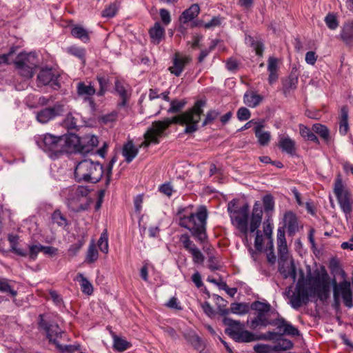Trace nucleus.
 I'll list each match as a JSON object with an SVG mask.
<instances>
[{
  "label": "nucleus",
  "mask_w": 353,
  "mask_h": 353,
  "mask_svg": "<svg viewBox=\"0 0 353 353\" xmlns=\"http://www.w3.org/2000/svg\"><path fill=\"white\" fill-rule=\"evenodd\" d=\"M205 105V102L198 101L195 103L192 108L178 116L172 118H166L163 121H157L152 122L151 126L144 134V141L140 147L148 148L150 144H158L159 139L163 136L164 132L173 123H179L181 125H185L184 130L185 134H190L198 130V123L201 119V115L203 114L202 108Z\"/></svg>",
  "instance_id": "1"
},
{
  "label": "nucleus",
  "mask_w": 353,
  "mask_h": 353,
  "mask_svg": "<svg viewBox=\"0 0 353 353\" xmlns=\"http://www.w3.org/2000/svg\"><path fill=\"white\" fill-rule=\"evenodd\" d=\"M185 212V209L179 210L178 212L179 225L189 230L192 236L200 243L203 244L208 239L206 233L207 209L202 206L196 213L186 214L184 213Z\"/></svg>",
  "instance_id": "2"
},
{
  "label": "nucleus",
  "mask_w": 353,
  "mask_h": 353,
  "mask_svg": "<svg viewBox=\"0 0 353 353\" xmlns=\"http://www.w3.org/2000/svg\"><path fill=\"white\" fill-rule=\"evenodd\" d=\"M78 141V136L74 134L54 136L47 133L43 136L39 145L51 159H56L63 153L72 152V146Z\"/></svg>",
  "instance_id": "3"
},
{
  "label": "nucleus",
  "mask_w": 353,
  "mask_h": 353,
  "mask_svg": "<svg viewBox=\"0 0 353 353\" xmlns=\"http://www.w3.org/2000/svg\"><path fill=\"white\" fill-rule=\"evenodd\" d=\"M103 174V165L90 159H84L79 162L74 170V179L79 183H97L101 180Z\"/></svg>",
  "instance_id": "4"
},
{
  "label": "nucleus",
  "mask_w": 353,
  "mask_h": 353,
  "mask_svg": "<svg viewBox=\"0 0 353 353\" xmlns=\"http://www.w3.org/2000/svg\"><path fill=\"white\" fill-rule=\"evenodd\" d=\"M63 194L68 208L74 212L87 210L91 203L90 190L85 186L70 187L65 189Z\"/></svg>",
  "instance_id": "5"
},
{
  "label": "nucleus",
  "mask_w": 353,
  "mask_h": 353,
  "mask_svg": "<svg viewBox=\"0 0 353 353\" xmlns=\"http://www.w3.org/2000/svg\"><path fill=\"white\" fill-rule=\"evenodd\" d=\"M223 323L226 326L225 334L236 342L248 343L256 340V336L252 332L245 330V326L239 321L224 317Z\"/></svg>",
  "instance_id": "6"
},
{
  "label": "nucleus",
  "mask_w": 353,
  "mask_h": 353,
  "mask_svg": "<svg viewBox=\"0 0 353 353\" xmlns=\"http://www.w3.org/2000/svg\"><path fill=\"white\" fill-rule=\"evenodd\" d=\"M228 211L232 225L241 233L245 244L248 243V235L250 230L248 228L249 208L245 205L238 210H232L230 203L228 205Z\"/></svg>",
  "instance_id": "7"
},
{
  "label": "nucleus",
  "mask_w": 353,
  "mask_h": 353,
  "mask_svg": "<svg viewBox=\"0 0 353 353\" xmlns=\"http://www.w3.org/2000/svg\"><path fill=\"white\" fill-rule=\"evenodd\" d=\"M14 64L18 74L26 79H30L38 65V60L34 53H21L14 59Z\"/></svg>",
  "instance_id": "8"
},
{
  "label": "nucleus",
  "mask_w": 353,
  "mask_h": 353,
  "mask_svg": "<svg viewBox=\"0 0 353 353\" xmlns=\"http://www.w3.org/2000/svg\"><path fill=\"white\" fill-rule=\"evenodd\" d=\"M309 285L312 292L317 296L321 301L325 300L329 296L330 285L329 276L326 272L316 275L309 279Z\"/></svg>",
  "instance_id": "9"
},
{
  "label": "nucleus",
  "mask_w": 353,
  "mask_h": 353,
  "mask_svg": "<svg viewBox=\"0 0 353 353\" xmlns=\"http://www.w3.org/2000/svg\"><path fill=\"white\" fill-rule=\"evenodd\" d=\"M251 309L256 312V316L250 322V326L252 329L265 327L271 323L268 320V313L271 309L270 303L254 301L251 305Z\"/></svg>",
  "instance_id": "10"
},
{
  "label": "nucleus",
  "mask_w": 353,
  "mask_h": 353,
  "mask_svg": "<svg viewBox=\"0 0 353 353\" xmlns=\"http://www.w3.org/2000/svg\"><path fill=\"white\" fill-rule=\"evenodd\" d=\"M263 210L261 205L255 203L253 207L252 213L250 219V232H254L256 231V237L254 240V246L259 251L262 250L263 239L262 233L260 230H257L262 221Z\"/></svg>",
  "instance_id": "11"
},
{
  "label": "nucleus",
  "mask_w": 353,
  "mask_h": 353,
  "mask_svg": "<svg viewBox=\"0 0 353 353\" xmlns=\"http://www.w3.org/2000/svg\"><path fill=\"white\" fill-rule=\"evenodd\" d=\"M334 192L342 210L348 214L352 212L350 194L345 185L343 183L341 176L338 175L335 179Z\"/></svg>",
  "instance_id": "12"
},
{
  "label": "nucleus",
  "mask_w": 353,
  "mask_h": 353,
  "mask_svg": "<svg viewBox=\"0 0 353 353\" xmlns=\"http://www.w3.org/2000/svg\"><path fill=\"white\" fill-rule=\"evenodd\" d=\"M47 336L50 342L53 343L56 345L57 347L61 352H72L74 349L71 345L63 346L59 344V339H61L64 334V332L59 327L56 323H50L45 327Z\"/></svg>",
  "instance_id": "13"
},
{
  "label": "nucleus",
  "mask_w": 353,
  "mask_h": 353,
  "mask_svg": "<svg viewBox=\"0 0 353 353\" xmlns=\"http://www.w3.org/2000/svg\"><path fill=\"white\" fill-rule=\"evenodd\" d=\"M64 112V105L60 103H55L52 107H48L38 111L36 119L38 122L46 124L60 116Z\"/></svg>",
  "instance_id": "14"
},
{
  "label": "nucleus",
  "mask_w": 353,
  "mask_h": 353,
  "mask_svg": "<svg viewBox=\"0 0 353 353\" xmlns=\"http://www.w3.org/2000/svg\"><path fill=\"white\" fill-rule=\"evenodd\" d=\"M180 242L182 243L184 249L188 251L192 257V261L195 264H201L205 260V256L200 249L190 239L187 234H181L179 238Z\"/></svg>",
  "instance_id": "15"
},
{
  "label": "nucleus",
  "mask_w": 353,
  "mask_h": 353,
  "mask_svg": "<svg viewBox=\"0 0 353 353\" xmlns=\"http://www.w3.org/2000/svg\"><path fill=\"white\" fill-rule=\"evenodd\" d=\"M78 143L72 146V151L86 154L92 151L99 144L98 137L88 134L81 138L78 137Z\"/></svg>",
  "instance_id": "16"
},
{
  "label": "nucleus",
  "mask_w": 353,
  "mask_h": 353,
  "mask_svg": "<svg viewBox=\"0 0 353 353\" xmlns=\"http://www.w3.org/2000/svg\"><path fill=\"white\" fill-rule=\"evenodd\" d=\"M341 294L344 304L345 306L348 307H352V292L351 290L350 283L348 281H343L337 285L336 283H334V296L335 299L338 297V296Z\"/></svg>",
  "instance_id": "17"
},
{
  "label": "nucleus",
  "mask_w": 353,
  "mask_h": 353,
  "mask_svg": "<svg viewBox=\"0 0 353 353\" xmlns=\"http://www.w3.org/2000/svg\"><path fill=\"white\" fill-rule=\"evenodd\" d=\"M114 92L121 99L117 104L118 107L119 108H126L131 95L130 86L124 81L116 79L114 82Z\"/></svg>",
  "instance_id": "18"
},
{
  "label": "nucleus",
  "mask_w": 353,
  "mask_h": 353,
  "mask_svg": "<svg viewBox=\"0 0 353 353\" xmlns=\"http://www.w3.org/2000/svg\"><path fill=\"white\" fill-rule=\"evenodd\" d=\"M279 271L285 279L291 278L293 282L296 281V268L290 256H288L284 260L279 258Z\"/></svg>",
  "instance_id": "19"
},
{
  "label": "nucleus",
  "mask_w": 353,
  "mask_h": 353,
  "mask_svg": "<svg viewBox=\"0 0 353 353\" xmlns=\"http://www.w3.org/2000/svg\"><path fill=\"white\" fill-rule=\"evenodd\" d=\"M77 93L79 97L83 99L84 101H88L92 108L94 107V102L92 96L96 94V89L90 82H79L77 84Z\"/></svg>",
  "instance_id": "20"
},
{
  "label": "nucleus",
  "mask_w": 353,
  "mask_h": 353,
  "mask_svg": "<svg viewBox=\"0 0 353 353\" xmlns=\"http://www.w3.org/2000/svg\"><path fill=\"white\" fill-rule=\"evenodd\" d=\"M38 86L50 84L54 88L59 87L57 77L51 68H43L37 75Z\"/></svg>",
  "instance_id": "21"
},
{
  "label": "nucleus",
  "mask_w": 353,
  "mask_h": 353,
  "mask_svg": "<svg viewBox=\"0 0 353 353\" xmlns=\"http://www.w3.org/2000/svg\"><path fill=\"white\" fill-rule=\"evenodd\" d=\"M191 59L187 56H182L176 53L173 59V65L169 68V70L176 77H179L184 70L185 66L190 63Z\"/></svg>",
  "instance_id": "22"
},
{
  "label": "nucleus",
  "mask_w": 353,
  "mask_h": 353,
  "mask_svg": "<svg viewBox=\"0 0 353 353\" xmlns=\"http://www.w3.org/2000/svg\"><path fill=\"white\" fill-rule=\"evenodd\" d=\"M276 243L279 258L284 260L288 256H290L284 228H279L277 230Z\"/></svg>",
  "instance_id": "23"
},
{
  "label": "nucleus",
  "mask_w": 353,
  "mask_h": 353,
  "mask_svg": "<svg viewBox=\"0 0 353 353\" xmlns=\"http://www.w3.org/2000/svg\"><path fill=\"white\" fill-rule=\"evenodd\" d=\"M281 335L286 334L291 336H298L299 332L297 328L294 327L292 324L285 321L283 319H278L273 323Z\"/></svg>",
  "instance_id": "24"
},
{
  "label": "nucleus",
  "mask_w": 353,
  "mask_h": 353,
  "mask_svg": "<svg viewBox=\"0 0 353 353\" xmlns=\"http://www.w3.org/2000/svg\"><path fill=\"white\" fill-rule=\"evenodd\" d=\"M199 6L197 3L192 4L189 8L185 10L179 16V21L181 26L192 21L199 15Z\"/></svg>",
  "instance_id": "25"
},
{
  "label": "nucleus",
  "mask_w": 353,
  "mask_h": 353,
  "mask_svg": "<svg viewBox=\"0 0 353 353\" xmlns=\"http://www.w3.org/2000/svg\"><path fill=\"white\" fill-rule=\"evenodd\" d=\"M284 227L286 228L289 235H294L299 230L296 216L292 212H285L283 218Z\"/></svg>",
  "instance_id": "26"
},
{
  "label": "nucleus",
  "mask_w": 353,
  "mask_h": 353,
  "mask_svg": "<svg viewBox=\"0 0 353 353\" xmlns=\"http://www.w3.org/2000/svg\"><path fill=\"white\" fill-rule=\"evenodd\" d=\"M293 346L292 343L289 340H282L278 344L272 346L263 345L256 347V351L261 353H268L270 351H279L281 350H288Z\"/></svg>",
  "instance_id": "27"
},
{
  "label": "nucleus",
  "mask_w": 353,
  "mask_h": 353,
  "mask_svg": "<svg viewBox=\"0 0 353 353\" xmlns=\"http://www.w3.org/2000/svg\"><path fill=\"white\" fill-rule=\"evenodd\" d=\"M278 59L273 57H270L268 58V71L269 72L268 82L270 84H273L278 79Z\"/></svg>",
  "instance_id": "28"
},
{
  "label": "nucleus",
  "mask_w": 353,
  "mask_h": 353,
  "mask_svg": "<svg viewBox=\"0 0 353 353\" xmlns=\"http://www.w3.org/2000/svg\"><path fill=\"white\" fill-rule=\"evenodd\" d=\"M341 39L348 46L353 44V21L345 23L340 34Z\"/></svg>",
  "instance_id": "29"
},
{
  "label": "nucleus",
  "mask_w": 353,
  "mask_h": 353,
  "mask_svg": "<svg viewBox=\"0 0 353 353\" xmlns=\"http://www.w3.org/2000/svg\"><path fill=\"white\" fill-rule=\"evenodd\" d=\"M80 115L76 112H69L66 114L62 125L68 130H76L79 125Z\"/></svg>",
  "instance_id": "30"
},
{
  "label": "nucleus",
  "mask_w": 353,
  "mask_h": 353,
  "mask_svg": "<svg viewBox=\"0 0 353 353\" xmlns=\"http://www.w3.org/2000/svg\"><path fill=\"white\" fill-rule=\"evenodd\" d=\"M295 145V141L289 137L283 136L279 137V146L283 152L290 154H294L296 151Z\"/></svg>",
  "instance_id": "31"
},
{
  "label": "nucleus",
  "mask_w": 353,
  "mask_h": 353,
  "mask_svg": "<svg viewBox=\"0 0 353 353\" xmlns=\"http://www.w3.org/2000/svg\"><path fill=\"white\" fill-rule=\"evenodd\" d=\"M138 152L139 150L131 141L124 144L123 147L122 154L127 163H130L137 156Z\"/></svg>",
  "instance_id": "32"
},
{
  "label": "nucleus",
  "mask_w": 353,
  "mask_h": 353,
  "mask_svg": "<svg viewBox=\"0 0 353 353\" xmlns=\"http://www.w3.org/2000/svg\"><path fill=\"white\" fill-rule=\"evenodd\" d=\"M149 34L152 42L155 44H159L161 39L164 37L165 29L161 26L160 23L156 22L154 26L150 29Z\"/></svg>",
  "instance_id": "33"
},
{
  "label": "nucleus",
  "mask_w": 353,
  "mask_h": 353,
  "mask_svg": "<svg viewBox=\"0 0 353 353\" xmlns=\"http://www.w3.org/2000/svg\"><path fill=\"white\" fill-rule=\"evenodd\" d=\"M263 125H257L254 128L255 136L258 139L259 143L261 145H268L270 139V133L268 131L262 130Z\"/></svg>",
  "instance_id": "34"
},
{
  "label": "nucleus",
  "mask_w": 353,
  "mask_h": 353,
  "mask_svg": "<svg viewBox=\"0 0 353 353\" xmlns=\"http://www.w3.org/2000/svg\"><path fill=\"white\" fill-rule=\"evenodd\" d=\"M262 99L263 97L261 95L254 92H246L243 97L244 103L251 108L257 106L261 102Z\"/></svg>",
  "instance_id": "35"
},
{
  "label": "nucleus",
  "mask_w": 353,
  "mask_h": 353,
  "mask_svg": "<svg viewBox=\"0 0 353 353\" xmlns=\"http://www.w3.org/2000/svg\"><path fill=\"white\" fill-rule=\"evenodd\" d=\"M71 34L84 43H87L90 40L88 32L81 26H74L71 30Z\"/></svg>",
  "instance_id": "36"
},
{
  "label": "nucleus",
  "mask_w": 353,
  "mask_h": 353,
  "mask_svg": "<svg viewBox=\"0 0 353 353\" xmlns=\"http://www.w3.org/2000/svg\"><path fill=\"white\" fill-rule=\"evenodd\" d=\"M77 281L80 282L81 291L88 295L93 293V286L92 283L83 276V274L79 273L77 276Z\"/></svg>",
  "instance_id": "37"
},
{
  "label": "nucleus",
  "mask_w": 353,
  "mask_h": 353,
  "mask_svg": "<svg viewBox=\"0 0 353 353\" xmlns=\"http://www.w3.org/2000/svg\"><path fill=\"white\" fill-rule=\"evenodd\" d=\"M298 83V78L292 74L290 75L283 81V90L285 94L289 93L291 90H295Z\"/></svg>",
  "instance_id": "38"
},
{
  "label": "nucleus",
  "mask_w": 353,
  "mask_h": 353,
  "mask_svg": "<svg viewBox=\"0 0 353 353\" xmlns=\"http://www.w3.org/2000/svg\"><path fill=\"white\" fill-rule=\"evenodd\" d=\"M52 223L57 224L59 227L65 228L68 225L66 217L59 210L53 212L51 216Z\"/></svg>",
  "instance_id": "39"
},
{
  "label": "nucleus",
  "mask_w": 353,
  "mask_h": 353,
  "mask_svg": "<svg viewBox=\"0 0 353 353\" xmlns=\"http://www.w3.org/2000/svg\"><path fill=\"white\" fill-rule=\"evenodd\" d=\"M312 131L319 134L324 141H329L330 130L325 125L321 123H315L312 125Z\"/></svg>",
  "instance_id": "40"
},
{
  "label": "nucleus",
  "mask_w": 353,
  "mask_h": 353,
  "mask_svg": "<svg viewBox=\"0 0 353 353\" xmlns=\"http://www.w3.org/2000/svg\"><path fill=\"white\" fill-rule=\"evenodd\" d=\"M98 251L95 247V245L92 243L88 247L85 257V262L90 264L93 263L98 259Z\"/></svg>",
  "instance_id": "41"
},
{
  "label": "nucleus",
  "mask_w": 353,
  "mask_h": 353,
  "mask_svg": "<svg viewBox=\"0 0 353 353\" xmlns=\"http://www.w3.org/2000/svg\"><path fill=\"white\" fill-rule=\"evenodd\" d=\"M97 79L100 86V88L97 92V94L100 97L103 96L108 89V86L110 82L109 79L105 76L98 75L97 77Z\"/></svg>",
  "instance_id": "42"
},
{
  "label": "nucleus",
  "mask_w": 353,
  "mask_h": 353,
  "mask_svg": "<svg viewBox=\"0 0 353 353\" xmlns=\"http://www.w3.org/2000/svg\"><path fill=\"white\" fill-rule=\"evenodd\" d=\"M0 292L10 293L12 296H15L17 294L9 283V281L5 278H0Z\"/></svg>",
  "instance_id": "43"
},
{
  "label": "nucleus",
  "mask_w": 353,
  "mask_h": 353,
  "mask_svg": "<svg viewBox=\"0 0 353 353\" xmlns=\"http://www.w3.org/2000/svg\"><path fill=\"white\" fill-rule=\"evenodd\" d=\"M130 346V344L127 341L121 339L118 336L114 337V347L119 352H123L128 349Z\"/></svg>",
  "instance_id": "44"
},
{
  "label": "nucleus",
  "mask_w": 353,
  "mask_h": 353,
  "mask_svg": "<svg viewBox=\"0 0 353 353\" xmlns=\"http://www.w3.org/2000/svg\"><path fill=\"white\" fill-rule=\"evenodd\" d=\"M98 246L102 252L105 254L108 252V236L106 231L101 233L98 241Z\"/></svg>",
  "instance_id": "45"
},
{
  "label": "nucleus",
  "mask_w": 353,
  "mask_h": 353,
  "mask_svg": "<svg viewBox=\"0 0 353 353\" xmlns=\"http://www.w3.org/2000/svg\"><path fill=\"white\" fill-rule=\"evenodd\" d=\"M300 296L301 297L302 300L305 301V303H307L309 300V297L314 296L313 293L312 292V290L310 288L303 287V286H299L296 288V290Z\"/></svg>",
  "instance_id": "46"
},
{
  "label": "nucleus",
  "mask_w": 353,
  "mask_h": 353,
  "mask_svg": "<svg viewBox=\"0 0 353 353\" xmlns=\"http://www.w3.org/2000/svg\"><path fill=\"white\" fill-rule=\"evenodd\" d=\"M325 22L327 28L332 30H336L339 26V21L333 13H328L326 15Z\"/></svg>",
  "instance_id": "47"
},
{
  "label": "nucleus",
  "mask_w": 353,
  "mask_h": 353,
  "mask_svg": "<svg viewBox=\"0 0 353 353\" xmlns=\"http://www.w3.org/2000/svg\"><path fill=\"white\" fill-rule=\"evenodd\" d=\"M248 310V307L244 303H233L230 306V311L234 314H244Z\"/></svg>",
  "instance_id": "48"
},
{
  "label": "nucleus",
  "mask_w": 353,
  "mask_h": 353,
  "mask_svg": "<svg viewBox=\"0 0 353 353\" xmlns=\"http://www.w3.org/2000/svg\"><path fill=\"white\" fill-rule=\"evenodd\" d=\"M248 41L250 43L251 46L254 48L256 52V54L259 56H262L264 46L263 43L260 41H256L252 37L248 38Z\"/></svg>",
  "instance_id": "49"
},
{
  "label": "nucleus",
  "mask_w": 353,
  "mask_h": 353,
  "mask_svg": "<svg viewBox=\"0 0 353 353\" xmlns=\"http://www.w3.org/2000/svg\"><path fill=\"white\" fill-rule=\"evenodd\" d=\"M41 244H36V245H28V256H29V258L31 259V260H33L34 261L37 257V255L38 254L41 252Z\"/></svg>",
  "instance_id": "50"
},
{
  "label": "nucleus",
  "mask_w": 353,
  "mask_h": 353,
  "mask_svg": "<svg viewBox=\"0 0 353 353\" xmlns=\"http://www.w3.org/2000/svg\"><path fill=\"white\" fill-rule=\"evenodd\" d=\"M290 303L292 307L295 309L299 308L303 303H305L296 291L290 296Z\"/></svg>",
  "instance_id": "51"
},
{
  "label": "nucleus",
  "mask_w": 353,
  "mask_h": 353,
  "mask_svg": "<svg viewBox=\"0 0 353 353\" xmlns=\"http://www.w3.org/2000/svg\"><path fill=\"white\" fill-rule=\"evenodd\" d=\"M83 244H84L83 240H79L76 243L71 245L70 248L68 249L69 256H70L72 257L76 256L77 254L80 250V249L83 245Z\"/></svg>",
  "instance_id": "52"
},
{
  "label": "nucleus",
  "mask_w": 353,
  "mask_h": 353,
  "mask_svg": "<svg viewBox=\"0 0 353 353\" xmlns=\"http://www.w3.org/2000/svg\"><path fill=\"white\" fill-rule=\"evenodd\" d=\"M219 115V112L216 110H212L208 111L204 121H203L202 125L205 126L211 123L218 117Z\"/></svg>",
  "instance_id": "53"
},
{
  "label": "nucleus",
  "mask_w": 353,
  "mask_h": 353,
  "mask_svg": "<svg viewBox=\"0 0 353 353\" xmlns=\"http://www.w3.org/2000/svg\"><path fill=\"white\" fill-rule=\"evenodd\" d=\"M184 105L185 103L182 101H179L177 100L172 101L170 102V107L168 112L169 113H177L183 108Z\"/></svg>",
  "instance_id": "54"
},
{
  "label": "nucleus",
  "mask_w": 353,
  "mask_h": 353,
  "mask_svg": "<svg viewBox=\"0 0 353 353\" xmlns=\"http://www.w3.org/2000/svg\"><path fill=\"white\" fill-rule=\"evenodd\" d=\"M236 116L239 120L246 121L250 119L251 113L248 108L241 107L238 110Z\"/></svg>",
  "instance_id": "55"
},
{
  "label": "nucleus",
  "mask_w": 353,
  "mask_h": 353,
  "mask_svg": "<svg viewBox=\"0 0 353 353\" xmlns=\"http://www.w3.org/2000/svg\"><path fill=\"white\" fill-rule=\"evenodd\" d=\"M68 52L79 58L83 59L85 55V50L83 48L76 47V46H71L68 48L67 50Z\"/></svg>",
  "instance_id": "56"
},
{
  "label": "nucleus",
  "mask_w": 353,
  "mask_h": 353,
  "mask_svg": "<svg viewBox=\"0 0 353 353\" xmlns=\"http://www.w3.org/2000/svg\"><path fill=\"white\" fill-rule=\"evenodd\" d=\"M272 229H273L272 224L271 223H270L269 221H267L266 222L264 223L263 232H264V234L270 240V243H271L270 247L272 248H273L272 236Z\"/></svg>",
  "instance_id": "57"
},
{
  "label": "nucleus",
  "mask_w": 353,
  "mask_h": 353,
  "mask_svg": "<svg viewBox=\"0 0 353 353\" xmlns=\"http://www.w3.org/2000/svg\"><path fill=\"white\" fill-rule=\"evenodd\" d=\"M263 203L265 211H270L274 209V203L271 195H265L263 199Z\"/></svg>",
  "instance_id": "58"
},
{
  "label": "nucleus",
  "mask_w": 353,
  "mask_h": 353,
  "mask_svg": "<svg viewBox=\"0 0 353 353\" xmlns=\"http://www.w3.org/2000/svg\"><path fill=\"white\" fill-rule=\"evenodd\" d=\"M159 14L163 23L168 26L171 22V16L170 12L165 9L161 8L159 10Z\"/></svg>",
  "instance_id": "59"
},
{
  "label": "nucleus",
  "mask_w": 353,
  "mask_h": 353,
  "mask_svg": "<svg viewBox=\"0 0 353 353\" xmlns=\"http://www.w3.org/2000/svg\"><path fill=\"white\" fill-rule=\"evenodd\" d=\"M117 12V6L114 3H112L102 12V16L103 17H112L116 14Z\"/></svg>",
  "instance_id": "60"
},
{
  "label": "nucleus",
  "mask_w": 353,
  "mask_h": 353,
  "mask_svg": "<svg viewBox=\"0 0 353 353\" xmlns=\"http://www.w3.org/2000/svg\"><path fill=\"white\" fill-rule=\"evenodd\" d=\"M201 307L205 314H207L208 316L212 317L214 315V310L208 302L205 301L203 303L201 304Z\"/></svg>",
  "instance_id": "61"
},
{
  "label": "nucleus",
  "mask_w": 353,
  "mask_h": 353,
  "mask_svg": "<svg viewBox=\"0 0 353 353\" xmlns=\"http://www.w3.org/2000/svg\"><path fill=\"white\" fill-rule=\"evenodd\" d=\"M299 127V133L301 136L305 139H307L308 137L311 134V133L313 132L312 130H311L309 128L303 124H300Z\"/></svg>",
  "instance_id": "62"
},
{
  "label": "nucleus",
  "mask_w": 353,
  "mask_h": 353,
  "mask_svg": "<svg viewBox=\"0 0 353 353\" xmlns=\"http://www.w3.org/2000/svg\"><path fill=\"white\" fill-rule=\"evenodd\" d=\"M317 59L316 53L313 51H309L305 54V61L310 65H314Z\"/></svg>",
  "instance_id": "63"
},
{
  "label": "nucleus",
  "mask_w": 353,
  "mask_h": 353,
  "mask_svg": "<svg viewBox=\"0 0 353 353\" xmlns=\"http://www.w3.org/2000/svg\"><path fill=\"white\" fill-rule=\"evenodd\" d=\"M159 190L163 194L168 196H170L172 194L173 189L170 183H165L160 186Z\"/></svg>",
  "instance_id": "64"
}]
</instances>
